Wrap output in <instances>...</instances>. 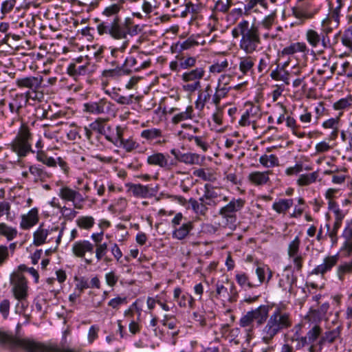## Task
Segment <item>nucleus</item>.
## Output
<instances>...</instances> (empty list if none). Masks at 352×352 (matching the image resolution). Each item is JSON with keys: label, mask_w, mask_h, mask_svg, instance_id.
I'll return each mask as SVG.
<instances>
[{"label": "nucleus", "mask_w": 352, "mask_h": 352, "mask_svg": "<svg viewBox=\"0 0 352 352\" xmlns=\"http://www.w3.org/2000/svg\"><path fill=\"white\" fill-rule=\"evenodd\" d=\"M111 97L113 100H114L116 102L120 104H131L133 103V99L134 98V95L131 94L128 96H124L120 95L118 92H113L111 95Z\"/></svg>", "instance_id": "nucleus-55"}, {"label": "nucleus", "mask_w": 352, "mask_h": 352, "mask_svg": "<svg viewBox=\"0 0 352 352\" xmlns=\"http://www.w3.org/2000/svg\"><path fill=\"white\" fill-rule=\"evenodd\" d=\"M296 281L297 277L290 270V267H287L284 270L283 278L280 279L278 285L284 291H287L288 293L292 294L294 293L293 285L296 283Z\"/></svg>", "instance_id": "nucleus-18"}, {"label": "nucleus", "mask_w": 352, "mask_h": 352, "mask_svg": "<svg viewBox=\"0 0 352 352\" xmlns=\"http://www.w3.org/2000/svg\"><path fill=\"white\" fill-rule=\"evenodd\" d=\"M127 206V200L125 198L120 197L115 201V202L109 206L113 208L114 212L121 213L124 211Z\"/></svg>", "instance_id": "nucleus-58"}, {"label": "nucleus", "mask_w": 352, "mask_h": 352, "mask_svg": "<svg viewBox=\"0 0 352 352\" xmlns=\"http://www.w3.org/2000/svg\"><path fill=\"white\" fill-rule=\"evenodd\" d=\"M352 274V261L339 265L336 270V275L340 281L343 282L347 274Z\"/></svg>", "instance_id": "nucleus-37"}, {"label": "nucleus", "mask_w": 352, "mask_h": 352, "mask_svg": "<svg viewBox=\"0 0 352 352\" xmlns=\"http://www.w3.org/2000/svg\"><path fill=\"white\" fill-rule=\"evenodd\" d=\"M91 130L98 133L100 135L105 133L106 120L102 118H98L90 124Z\"/></svg>", "instance_id": "nucleus-52"}, {"label": "nucleus", "mask_w": 352, "mask_h": 352, "mask_svg": "<svg viewBox=\"0 0 352 352\" xmlns=\"http://www.w3.org/2000/svg\"><path fill=\"white\" fill-rule=\"evenodd\" d=\"M259 162L265 167L271 168L278 165V157L273 154L270 155H264L260 157Z\"/></svg>", "instance_id": "nucleus-50"}, {"label": "nucleus", "mask_w": 352, "mask_h": 352, "mask_svg": "<svg viewBox=\"0 0 352 352\" xmlns=\"http://www.w3.org/2000/svg\"><path fill=\"white\" fill-rule=\"evenodd\" d=\"M38 221V210L34 208L28 214L22 215L20 226L22 229L28 230L36 225Z\"/></svg>", "instance_id": "nucleus-27"}, {"label": "nucleus", "mask_w": 352, "mask_h": 352, "mask_svg": "<svg viewBox=\"0 0 352 352\" xmlns=\"http://www.w3.org/2000/svg\"><path fill=\"white\" fill-rule=\"evenodd\" d=\"M50 231L43 228V225H41L34 232V244L36 246H40L45 243V240Z\"/></svg>", "instance_id": "nucleus-39"}, {"label": "nucleus", "mask_w": 352, "mask_h": 352, "mask_svg": "<svg viewBox=\"0 0 352 352\" xmlns=\"http://www.w3.org/2000/svg\"><path fill=\"white\" fill-rule=\"evenodd\" d=\"M93 252L94 245L89 241H78L72 245V252L76 257L83 258L87 252Z\"/></svg>", "instance_id": "nucleus-25"}, {"label": "nucleus", "mask_w": 352, "mask_h": 352, "mask_svg": "<svg viewBox=\"0 0 352 352\" xmlns=\"http://www.w3.org/2000/svg\"><path fill=\"white\" fill-rule=\"evenodd\" d=\"M245 201L241 198H232L226 206L221 207L219 214L228 221L236 219V213L245 206Z\"/></svg>", "instance_id": "nucleus-13"}, {"label": "nucleus", "mask_w": 352, "mask_h": 352, "mask_svg": "<svg viewBox=\"0 0 352 352\" xmlns=\"http://www.w3.org/2000/svg\"><path fill=\"white\" fill-rule=\"evenodd\" d=\"M36 160L49 167H55L56 166L55 159L52 157L47 156V154L42 151L37 152Z\"/></svg>", "instance_id": "nucleus-49"}, {"label": "nucleus", "mask_w": 352, "mask_h": 352, "mask_svg": "<svg viewBox=\"0 0 352 352\" xmlns=\"http://www.w3.org/2000/svg\"><path fill=\"white\" fill-rule=\"evenodd\" d=\"M270 307L266 305H260L255 309L248 311L240 320V325L243 327H252V323L256 321L257 326L266 323L269 318Z\"/></svg>", "instance_id": "nucleus-7"}, {"label": "nucleus", "mask_w": 352, "mask_h": 352, "mask_svg": "<svg viewBox=\"0 0 352 352\" xmlns=\"http://www.w3.org/2000/svg\"><path fill=\"white\" fill-rule=\"evenodd\" d=\"M151 60H143V54H138L136 56L130 55L125 58L122 65L126 75L133 72H138L142 69L148 68L151 65Z\"/></svg>", "instance_id": "nucleus-11"}, {"label": "nucleus", "mask_w": 352, "mask_h": 352, "mask_svg": "<svg viewBox=\"0 0 352 352\" xmlns=\"http://www.w3.org/2000/svg\"><path fill=\"white\" fill-rule=\"evenodd\" d=\"M293 199H282L276 201L272 205V208L278 213L285 214L293 205Z\"/></svg>", "instance_id": "nucleus-36"}, {"label": "nucleus", "mask_w": 352, "mask_h": 352, "mask_svg": "<svg viewBox=\"0 0 352 352\" xmlns=\"http://www.w3.org/2000/svg\"><path fill=\"white\" fill-rule=\"evenodd\" d=\"M171 226L173 228L172 237L182 241L186 239L194 229V223L184 217L182 213L178 212L171 220Z\"/></svg>", "instance_id": "nucleus-6"}, {"label": "nucleus", "mask_w": 352, "mask_h": 352, "mask_svg": "<svg viewBox=\"0 0 352 352\" xmlns=\"http://www.w3.org/2000/svg\"><path fill=\"white\" fill-rule=\"evenodd\" d=\"M318 177V172L314 171L308 174H302L297 179V184L300 186H309L314 183Z\"/></svg>", "instance_id": "nucleus-38"}, {"label": "nucleus", "mask_w": 352, "mask_h": 352, "mask_svg": "<svg viewBox=\"0 0 352 352\" xmlns=\"http://www.w3.org/2000/svg\"><path fill=\"white\" fill-rule=\"evenodd\" d=\"M338 261V255L327 256L324 258L322 263L316 266L310 272L311 275H320L323 276L326 273L330 272Z\"/></svg>", "instance_id": "nucleus-17"}, {"label": "nucleus", "mask_w": 352, "mask_h": 352, "mask_svg": "<svg viewBox=\"0 0 352 352\" xmlns=\"http://www.w3.org/2000/svg\"><path fill=\"white\" fill-rule=\"evenodd\" d=\"M255 273L258 277V280L254 283L256 287L261 286L263 283H265L266 270L265 266H257Z\"/></svg>", "instance_id": "nucleus-61"}, {"label": "nucleus", "mask_w": 352, "mask_h": 352, "mask_svg": "<svg viewBox=\"0 0 352 352\" xmlns=\"http://www.w3.org/2000/svg\"><path fill=\"white\" fill-rule=\"evenodd\" d=\"M270 173H272L271 170L265 172L254 171L249 174L248 179L256 186H263L269 182V175Z\"/></svg>", "instance_id": "nucleus-29"}, {"label": "nucleus", "mask_w": 352, "mask_h": 352, "mask_svg": "<svg viewBox=\"0 0 352 352\" xmlns=\"http://www.w3.org/2000/svg\"><path fill=\"white\" fill-rule=\"evenodd\" d=\"M235 278L239 285L245 289L256 288L254 283L250 280L249 276L245 272L236 273Z\"/></svg>", "instance_id": "nucleus-35"}, {"label": "nucleus", "mask_w": 352, "mask_h": 352, "mask_svg": "<svg viewBox=\"0 0 352 352\" xmlns=\"http://www.w3.org/2000/svg\"><path fill=\"white\" fill-rule=\"evenodd\" d=\"M179 160L186 164H197L200 162V155L192 153H184L179 155Z\"/></svg>", "instance_id": "nucleus-45"}, {"label": "nucleus", "mask_w": 352, "mask_h": 352, "mask_svg": "<svg viewBox=\"0 0 352 352\" xmlns=\"http://www.w3.org/2000/svg\"><path fill=\"white\" fill-rule=\"evenodd\" d=\"M333 19L336 23V25H338L339 23L338 14V13H333L331 17H327L322 21L320 32L311 28L306 30L305 38L309 45L313 48H316L320 45L322 46L323 50L319 51L318 54H322L324 49L332 48L329 34L333 30L331 26Z\"/></svg>", "instance_id": "nucleus-4"}, {"label": "nucleus", "mask_w": 352, "mask_h": 352, "mask_svg": "<svg viewBox=\"0 0 352 352\" xmlns=\"http://www.w3.org/2000/svg\"><path fill=\"white\" fill-rule=\"evenodd\" d=\"M329 308V303H323L318 309H311L309 311L310 319H313L314 321H320L322 318L326 314Z\"/></svg>", "instance_id": "nucleus-43"}, {"label": "nucleus", "mask_w": 352, "mask_h": 352, "mask_svg": "<svg viewBox=\"0 0 352 352\" xmlns=\"http://www.w3.org/2000/svg\"><path fill=\"white\" fill-rule=\"evenodd\" d=\"M58 196L65 201H72L74 208L83 209V203L85 201V198L78 191L68 186H63L59 190Z\"/></svg>", "instance_id": "nucleus-14"}, {"label": "nucleus", "mask_w": 352, "mask_h": 352, "mask_svg": "<svg viewBox=\"0 0 352 352\" xmlns=\"http://www.w3.org/2000/svg\"><path fill=\"white\" fill-rule=\"evenodd\" d=\"M124 0H118L116 3L107 6L102 14L107 17L113 16V19L107 20L97 25V31L100 35L109 34L116 40L125 39L127 36H135L142 32L141 27L134 24L131 17H126L122 22L118 14L123 7Z\"/></svg>", "instance_id": "nucleus-1"}, {"label": "nucleus", "mask_w": 352, "mask_h": 352, "mask_svg": "<svg viewBox=\"0 0 352 352\" xmlns=\"http://www.w3.org/2000/svg\"><path fill=\"white\" fill-rule=\"evenodd\" d=\"M198 45L199 42L196 41L193 38H188L186 41L177 42V43L172 45L170 50L172 53L174 54H182L183 51L188 50L192 47L197 46Z\"/></svg>", "instance_id": "nucleus-31"}, {"label": "nucleus", "mask_w": 352, "mask_h": 352, "mask_svg": "<svg viewBox=\"0 0 352 352\" xmlns=\"http://www.w3.org/2000/svg\"><path fill=\"white\" fill-rule=\"evenodd\" d=\"M126 75L122 66L117 65L113 69H105L102 72V76L107 79H118L122 76Z\"/></svg>", "instance_id": "nucleus-34"}, {"label": "nucleus", "mask_w": 352, "mask_h": 352, "mask_svg": "<svg viewBox=\"0 0 352 352\" xmlns=\"http://www.w3.org/2000/svg\"><path fill=\"white\" fill-rule=\"evenodd\" d=\"M43 81L42 76H28L17 78L16 85L19 88H28L32 91L41 89Z\"/></svg>", "instance_id": "nucleus-19"}, {"label": "nucleus", "mask_w": 352, "mask_h": 352, "mask_svg": "<svg viewBox=\"0 0 352 352\" xmlns=\"http://www.w3.org/2000/svg\"><path fill=\"white\" fill-rule=\"evenodd\" d=\"M212 93V90L210 85H208L204 90L199 91L197 99L195 101V108L199 111H202L206 104L210 100Z\"/></svg>", "instance_id": "nucleus-30"}, {"label": "nucleus", "mask_w": 352, "mask_h": 352, "mask_svg": "<svg viewBox=\"0 0 352 352\" xmlns=\"http://www.w3.org/2000/svg\"><path fill=\"white\" fill-rule=\"evenodd\" d=\"M0 234L5 236L8 240H12L17 234V230L15 228L8 226L4 223H0Z\"/></svg>", "instance_id": "nucleus-51"}, {"label": "nucleus", "mask_w": 352, "mask_h": 352, "mask_svg": "<svg viewBox=\"0 0 352 352\" xmlns=\"http://www.w3.org/2000/svg\"><path fill=\"white\" fill-rule=\"evenodd\" d=\"M83 111L89 113L99 115L107 114L114 111L115 105L106 98L97 102H89L83 104Z\"/></svg>", "instance_id": "nucleus-10"}, {"label": "nucleus", "mask_w": 352, "mask_h": 352, "mask_svg": "<svg viewBox=\"0 0 352 352\" xmlns=\"http://www.w3.org/2000/svg\"><path fill=\"white\" fill-rule=\"evenodd\" d=\"M342 327H338L337 328L326 331L324 334V338L329 343H333L338 337H340L341 333Z\"/></svg>", "instance_id": "nucleus-62"}, {"label": "nucleus", "mask_w": 352, "mask_h": 352, "mask_svg": "<svg viewBox=\"0 0 352 352\" xmlns=\"http://www.w3.org/2000/svg\"><path fill=\"white\" fill-rule=\"evenodd\" d=\"M188 202L195 214L201 216H205L207 214L208 208H206L204 201L190 198Z\"/></svg>", "instance_id": "nucleus-40"}, {"label": "nucleus", "mask_w": 352, "mask_h": 352, "mask_svg": "<svg viewBox=\"0 0 352 352\" xmlns=\"http://www.w3.org/2000/svg\"><path fill=\"white\" fill-rule=\"evenodd\" d=\"M257 5H260L265 10L268 9V4L266 0H248L244 6L245 14H248Z\"/></svg>", "instance_id": "nucleus-54"}, {"label": "nucleus", "mask_w": 352, "mask_h": 352, "mask_svg": "<svg viewBox=\"0 0 352 352\" xmlns=\"http://www.w3.org/2000/svg\"><path fill=\"white\" fill-rule=\"evenodd\" d=\"M204 193L207 195L211 199H214L217 203L221 201L227 202L229 201L228 197L223 193V188L220 186H213L211 184H206L204 185Z\"/></svg>", "instance_id": "nucleus-23"}, {"label": "nucleus", "mask_w": 352, "mask_h": 352, "mask_svg": "<svg viewBox=\"0 0 352 352\" xmlns=\"http://www.w3.org/2000/svg\"><path fill=\"white\" fill-rule=\"evenodd\" d=\"M232 36L234 38L241 36L239 47L246 54H252L259 51L261 47V38L258 27L250 25L248 21L243 19L232 30Z\"/></svg>", "instance_id": "nucleus-3"}, {"label": "nucleus", "mask_w": 352, "mask_h": 352, "mask_svg": "<svg viewBox=\"0 0 352 352\" xmlns=\"http://www.w3.org/2000/svg\"><path fill=\"white\" fill-rule=\"evenodd\" d=\"M126 186L133 195L136 197L148 198L156 195L158 189L157 187H151L148 185L144 186L141 184H127Z\"/></svg>", "instance_id": "nucleus-15"}, {"label": "nucleus", "mask_w": 352, "mask_h": 352, "mask_svg": "<svg viewBox=\"0 0 352 352\" xmlns=\"http://www.w3.org/2000/svg\"><path fill=\"white\" fill-rule=\"evenodd\" d=\"M232 6V0H218L214 5L213 10L222 13L227 12Z\"/></svg>", "instance_id": "nucleus-56"}, {"label": "nucleus", "mask_w": 352, "mask_h": 352, "mask_svg": "<svg viewBox=\"0 0 352 352\" xmlns=\"http://www.w3.org/2000/svg\"><path fill=\"white\" fill-rule=\"evenodd\" d=\"M215 297L222 301H228L230 297L228 294V289L225 287L222 283L217 282L216 284V294Z\"/></svg>", "instance_id": "nucleus-48"}, {"label": "nucleus", "mask_w": 352, "mask_h": 352, "mask_svg": "<svg viewBox=\"0 0 352 352\" xmlns=\"http://www.w3.org/2000/svg\"><path fill=\"white\" fill-rule=\"evenodd\" d=\"M43 98L44 95L43 92L39 91L38 89L28 91L25 93V96H24L25 103H26L29 99L41 101Z\"/></svg>", "instance_id": "nucleus-63"}, {"label": "nucleus", "mask_w": 352, "mask_h": 352, "mask_svg": "<svg viewBox=\"0 0 352 352\" xmlns=\"http://www.w3.org/2000/svg\"><path fill=\"white\" fill-rule=\"evenodd\" d=\"M170 156L162 153H155L147 157L146 162L151 166H157L165 170H170L175 165L174 160L169 161Z\"/></svg>", "instance_id": "nucleus-16"}, {"label": "nucleus", "mask_w": 352, "mask_h": 352, "mask_svg": "<svg viewBox=\"0 0 352 352\" xmlns=\"http://www.w3.org/2000/svg\"><path fill=\"white\" fill-rule=\"evenodd\" d=\"M300 244V241L298 236H296L295 239L289 243L287 250L289 257L298 254Z\"/></svg>", "instance_id": "nucleus-59"}, {"label": "nucleus", "mask_w": 352, "mask_h": 352, "mask_svg": "<svg viewBox=\"0 0 352 352\" xmlns=\"http://www.w3.org/2000/svg\"><path fill=\"white\" fill-rule=\"evenodd\" d=\"M126 129L121 126H116L117 138H108L114 146L122 148L126 153H132L140 147V144L132 137L124 138Z\"/></svg>", "instance_id": "nucleus-8"}, {"label": "nucleus", "mask_w": 352, "mask_h": 352, "mask_svg": "<svg viewBox=\"0 0 352 352\" xmlns=\"http://www.w3.org/2000/svg\"><path fill=\"white\" fill-rule=\"evenodd\" d=\"M334 212L336 214V218L333 224V227L331 229H329V230L327 232V234L331 240V246H334L338 243V230L342 226V219L344 218V215L342 214L339 208H336L334 210Z\"/></svg>", "instance_id": "nucleus-21"}, {"label": "nucleus", "mask_w": 352, "mask_h": 352, "mask_svg": "<svg viewBox=\"0 0 352 352\" xmlns=\"http://www.w3.org/2000/svg\"><path fill=\"white\" fill-rule=\"evenodd\" d=\"M29 172L36 183L45 182L52 176V173L36 165L30 166Z\"/></svg>", "instance_id": "nucleus-28"}, {"label": "nucleus", "mask_w": 352, "mask_h": 352, "mask_svg": "<svg viewBox=\"0 0 352 352\" xmlns=\"http://www.w3.org/2000/svg\"><path fill=\"white\" fill-rule=\"evenodd\" d=\"M33 138L34 135L30 126L25 123H22L9 146L19 157H25L30 153H34L32 149Z\"/></svg>", "instance_id": "nucleus-5"}, {"label": "nucleus", "mask_w": 352, "mask_h": 352, "mask_svg": "<svg viewBox=\"0 0 352 352\" xmlns=\"http://www.w3.org/2000/svg\"><path fill=\"white\" fill-rule=\"evenodd\" d=\"M341 42L349 52H352V25L344 31L341 36Z\"/></svg>", "instance_id": "nucleus-47"}, {"label": "nucleus", "mask_w": 352, "mask_h": 352, "mask_svg": "<svg viewBox=\"0 0 352 352\" xmlns=\"http://www.w3.org/2000/svg\"><path fill=\"white\" fill-rule=\"evenodd\" d=\"M322 331V328L318 324H315L307 333L309 342L311 344L314 343L320 336Z\"/></svg>", "instance_id": "nucleus-57"}, {"label": "nucleus", "mask_w": 352, "mask_h": 352, "mask_svg": "<svg viewBox=\"0 0 352 352\" xmlns=\"http://www.w3.org/2000/svg\"><path fill=\"white\" fill-rule=\"evenodd\" d=\"M342 237L344 242L340 251L346 256L352 255V219L346 222L342 233Z\"/></svg>", "instance_id": "nucleus-20"}, {"label": "nucleus", "mask_w": 352, "mask_h": 352, "mask_svg": "<svg viewBox=\"0 0 352 352\" xmlns=\"http://www.w3.org/2000/svg\"><path fill=\"white\" fill-rule=\"evenodd\" d=\"M286 65L285 63L281 67L278 65L275 69L271 72L270 77L274 80L283 81L286 85H289L290 74L285 69Z\"/></svg>", "instance_id": "nucleus-32"}, {"label": "nucleus", "mask_w": 352, "mask_h": 352, "mask_svg": "<svg viewBox=\"0 0 352 352\" xmlns=\"http://www.w3.org/2000/svg\"><path fill=\"white\" fill-rule=\"evenodd\" d=\"M190 142H194L195 144L199 147L204 152L208 151L209 148V144H208L206 139L204 136H196V135H190L188 138Z\"/></svg>", "instance_id": "nucleus-53"}, {"label": "nucleus", "mask_w": 352, "mask_h": 352, "mask_svg": "<svg viewBox=\"0 0 352 352\" xmlns=\"http://www.w3.org/2000/svg\"><path fill=\"white\" fill-rule=\"evenodd\" d=\"M25 99L23 95L16 96V98L9 103L10 111L14 113H19V111L23 108L25 104Z\"/></svg>", "instance_id": "nucleus-44"}, {"label": "nucleus", "mask_w": 352, "mask_h": 352, "mask_svg": "<svg viewBox=\"0 0 352 352\" xmlns=\"http://www.w3.org/2000/svg\"><path fill=\"white\" fill-rule=\"evenodd\" d=\"M108 245L107 243H98L96 245V257L98 261H101L107 253Z\"/></svg>", "instance_id": "nucleus-64"}, {"label": "nucleus", "mask_w": 352, "mask_h": 352, "mask_svg": "<svg viewBox=\"0 0 352 352\" xmlns=\"http://www.w3.org/2000/svg\"><path fill=\"white\" fill-rule=\"evenodd\" d=\"M255 58L250 56L241 57L239 58V68L243 75L252 74Z\"/></svg>", "instance_id": "nucleus-33"}, {"label": "nucleus", "mask_w": 352, "mask_h": 352, "mask_svg": "<svg viewBox=\"0 0 352 352\" xmlns=\"http://www.w3.org/2000/svg\"><path fill=\"white\" fill-rule=\"evenodd\" d=\"M10 283L13 285L14 297L19 300L25 299L28 296V285L25 276L20 273H13L11 275Z\"/></svg>", "instance_id": "nucleus-12"}, {"label": "nucleus", "mask_w": 352, "mask_h": 352, "mask_svg": "<svg viewBox=\"0 0 352 352\" xmlns=\"http://www.w3.org/2000/svg\"><path fill=\"white\" fill-rule=\"evenodd\" d=\"M205 70L202 67H197L195 69L185 72L182 76L184 82L188 83L183 85V89L188 92H194L201 87L200 80L204 77Z\"/></svg>", "instance_id": "nucleus-9"}, {"label": "nucleus", "mask_w": 352, "mask_h": 352, "mask_svg": "<svg viewBox=\"0 0 352 352\" xmlns=\"http://www.w3.org/2000/svg\"><path fill=\"white\" fill-rule=\"evenodd\" d=\"M292 324L291 313L287 311L285 306H276L262 329V341L266 344H271L276 335L290 329Z\"/></svg>", "instance_id": "nucleus-2"}, {"label": "nucleus", "mask_w": 352, "mask_h": 352, "mask_svg": "<svg viewBox=\"0 0 352 352\" xmlns=\"http://www.w3.org/2000/svg\"><path fill=\"white\" fill-rule=\"evenodd\" d=\"M176 59L179 62L180 68L183 69H189L195 65L196 58L192 56H185L184 54L176 55Z\"/></svg>", "instance_id": "nucleus-41"}, {"label": "nucleus", "mask_w": 352, "mask_h": 352, "mask_svg": "<svg viewBox=\"0 0 352 352\" xmlns=\"http://www.w3.org/2000/svg\"><path fill=\"white\" fill-rule=\"evenodd\" d=\"M162 131L157 128H151L142 131L140 137L145 140L146 142L151 143L155 141V144H162L165 142V140H160L162 138Z\"/></svg>", "instance_id": "nucleus-26"}, {"label": "nucleus", "mask_w": 352, "mask_h": 352, "mask_svg": "<svg viewBox=\"0 0 352 352\" xmlns=\"http://www.w3.org/2000/svg\"><path fill=\"white\" fill-rule=\"evenodd\" d=\"M173 298L180 307H186L193 309L195 307V299L193 297L185 292L184 293L180 287H176L173 292Z\"/></svg>", "instance_id": "nucleus-22"}, {"label": "nucleus", "mask_w": 352, "mask_h": 352, "mask_svg": "<svg viewBox=\"0 0 352 352\" xmlns=\"http://www.w3.org/2000/svg\"><path fill=\"white\" fill-rule=\"evenodd\" d=\"M94 223V219L91 216H82L76 219V224L81 229L89 230Z\"/></svg>", "instance_id": "nucleus-46"}, {"label": "nucleus", "mask_w": 352, "mask_h": 352, "mask_svg": "<svg viewBox=\"0 0 352 352\" xmlns=\"http://www.w3.org/2000/svg\"><path fill=\"white\" fill-rule=\"evenodd\" d=\"M81 60V58L76 59V62L71 63L67 68V74L75 80L80 76L86 75L89 72V65H80Z\"/></svg>", "instance_id": "nucleus-24"}, {"label": "nucleus", "mask_w": 352, "mask_h": 352, "mask_svg": "<svg viewBox=\"0 0 352 352\" xmlns=\"http://www.w3.org/2000/svg\"><path fill=\"white\" fill-rule=\"evenodd\" d=\"M352 98H341L338 101L336 102L333 107L335 110H344L349 108L351 106Z\"/></svg>", "instance_id": "nucleus-60"}, {"label": "nucleus", "mask_w": 352, "mask_h": 352, "mask_svg": "<svg viewBox=\"0 0 352 352\" xmlns=\"http://www.w3.org/2000/svg\"><path fill=\"white\" fill-rule=\"evenodd\" d=\"M193 114V108L192 106H188L184 111L175 114L172 118L173 124H178L182 121L192 119Z\"/></svg>", "instance_id": "nucleus-42"}]
</instances>
